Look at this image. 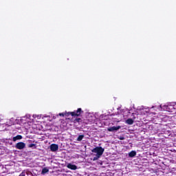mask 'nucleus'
I'll use <instances>...</instances> for the list:
<instances>
[{
    "label": "nucleus",
    "mask_w": 176,
    "mask_h": 176,
    "mask_svg": "<svg viewBox=\"0 0 176 176\" xmlns=\"http://www.w3.org/2000/svg\"><path fill=\"white\" fill-rule=\"evenodd\" d=\"M104 151L105 149L101 146H96V148L92 149L91 152L93 153H96V155L94 157V159H92V160H98V159L101 157V156H102Z\"/></svg>",
    "instance_id": "1"
},
{
    "label": "nucleus",
    "mask_w": 176,
    "mask_h": 176,
    "mask_svg": "<svg viewBox=\"0 0 176 176\" xmlns=\"http://www.w3.org/2000/svg\"><path fill=\"white\" fill-rule=\"evenodd\" d=\"M81 113H83V111H82L81 108H78L77 111H74L72 112H68V113H60L58 115L59 116H69L71 115L72 116H79Z\"/></svg>",
    "instance_id": "2"
},
{
    "label": "nucleus",
    "mask_w": 176,
    "mask_h": 176,
    "mask_svg": "<svg viewBox=\"0 0 176 176\" xmlns=\"http://www.w3.org/2000/svg\"><path fill=\"white\" fill-rule=\"evenodd\" d=\"M15 148L16 149H24V148H25V143L21 142H18L15 145Z\"/></svg>",
    "instance_id": "3"
},
{
    "label": "nucleus",
    "mask_w": 176,
    "mask_h": 176,
    "mask_svg": "<svg viewBox=\"0 0 176 176\" xmlns=\"http://www.w3.org/2000/svg\"><path fill=\"white\" fill-rule=\"evenodd\" d=\"M50 151L52 152H57L58 151V144H52L50 145Z\"/></svg>",
    "instance_id": "4"
},
{
    "label": "nucleus",
    "mask_w": 176,
    "mask_h": 176,
    "mask_svg": "<svg viewBox=\"0 0 176 176\" xmlns=\"http://www.w3.org/2000/svg\"><path fill=\"white\" fill-rule=\"evenodd\" d=\"M120 129H121L120 126H111L107 129V130L109 131H118V130H120Z\"/></svg>",
    "instance_id": "5"
},
{
    "label": "nucleus",
    "mask_w": 176,
    "mask_h": 176,
    "mask_svg": "<svg viewBox=\"0 0 176 176\" xmlns=\"http://www.w3.org/2000/svg\"><path fill=\"white\" fill-rule=\"evenodd\" d=\"M67 167L70 170H76L78 168V166H76V165H74L72 164H68Z\"/></svg>",
    "instance_id": "6"
},
{
    "label": "nucleus",
    "mask_w": 176,
    "mask_h": 176,
    "mask_svg": "<svg viewBox=\"0 0 176 176\" xmlns=\"http://www.w3.org/2000/svg\"><path fill=\"white\" fill-rule=\"evenodd\" d=\"M137 155V152L135 151H132L129 153V157H134Z\"/></svg>",
    "instance_id": "7"
},
{
    "label": "nucleus",
    "mask_w": 176,
    "mask_h": 176,
    "mask_svg": "<svg viewBox=\"0 0 176 176\" xmlns=\"http://www.w3.org/2000/svg\"><path fill=\"white\" fill-rule=\"evenodd\" d=\"M126 124H133L134 123V120L131 118H128L126 120Z\"/></svg>",
    "instance_id": "8"
},
{
    "label": "nucleus",
    "mask_w": 176,
    "mask_h": 176,
    "mask_svg": "<svg viewBox=\"0 0 176 176\" xmlns=\"http://www.w3.org/2000/svg\"><path fill=\"white\" fill-rule=\"evenodd\" d=\"M23 136H21V135H17L16 136L13 138V141L16 142L17 141V140H22Z\"/></svg>",
    "instance_id": "9"
},
{
    "label": "nucleus",
    "mask_w": 176,
    "mask_h": 176,
    "mask_svg": "<svg viewBox=\"0 0 176 176\" xmlns=\"http://www.w3.org/2000/svg\"><path fill=\"white\" fill-rule=\"evenodd\" d=\"M47 173H49L47 168H43L42 169L41 174H46Z\"/></svg>",
    "instance_id": "10"
},
{
    "label": "nucleus",
    "mask_w": 176,
    "mask_h": 176,
    "mask_svg": "<svg viewBox=\"0 0 176 176\" xmlns=\"http://www.w3.org/2000/svg\"><path fill=\"white\" fill-rule=\"evenodd\" d=\"M84 137L85 136L83 135H80L77 138V141H82Z\"/></svg>",
    "instance_id": "11"
},
{
    "label": "nucleus",
    "mask_w": 176,
    "mask_h": 176,
    "mask_svg": "<svg viewBox=\"0 0 176 176\" xmlns=\"http://www.w3.org/2000/svg\"><path fill=\"white\" fill-rule=\"evenodd\" d=\"M36 148V144H30L29 145H28V148Z\"/></svg>",
    "instance_id": "12"
},
{
    "label": "nucleus",
    "mask_w": 176,
    "mask_h": 176,
    "mask_svg": "<svg viewBox=\"0 0 176 176\" xmlns=\"http://www.w3.org/2000/svg\"><path fill=\"white\" fill-rule=\"evenodd\" d=\"M19 176H25V175L24 173H21Z\"/></svg>",
    "instance_id": "13"
},
{
    "label": "nucleus",
    "mask_w": 176,
    "mask_h": 176,
    "mask_svg": "<svg viewBox=\"0 0 176 176\" xmlns=\"http://www.w3.org/2000/svg\"><path fill=\"white\" fill-rule=\"evenodd\" d=\"M120 140H124V138H121Z\"/></svg>",
    "instance_id": "14"
}]
</instances>
